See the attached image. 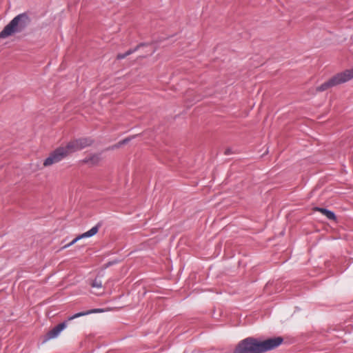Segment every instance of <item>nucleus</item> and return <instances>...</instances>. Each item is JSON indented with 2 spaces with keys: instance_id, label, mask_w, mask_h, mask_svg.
Returning a JSON list of instances; mask_svg holds the SVG:
<instances>
[{
  "instance_id": "nucleus-1",
  "label": "nucleus",
  "mask_w": 353,
  "mask_h": 353,
  "mask_svg": "<svg viewBox=\"0 0 353 353\" xmlns=\"http://www.w3.org/2000/svg\"><path fill=\"white\" fill-rule=\"evenodd\" d=\"M283 341V339L281 336L263 341L254 337H248L237 344L234 353H263L279 347Z\"/></svg>"
},
{
  "instance_id": "nucleus-12",
  "label": "nucleus",
  "mask_w": 353,
  "mask_h": 353,
  "mask_svg": "<svg viewBox=\"0 0 353 353\" xmlns=\"http://www.w3.org/2000/svg\"><path fill=\"white\" fill-rule=\"evenodd\" d=\"M141 46H143V44L138 45L134 49H130L129 50H128L126 52H125L123 54H118L117 56V59H123L125 58L128 55H130L131 54H132L134 52H136L139 48V47Z\"/></svg>"
},
{
  "instance_id": "nucleus-7",
  "label": "nucleus",
  "mask_w": 353,
  "mask_h": 353,
  "mask_svg": "<svg viewBox=\"0 0 353 353\" xmlns=\"http://www.w3.org/2000/svg\"><path fill=\"white\" fill-rule=\"evenodd\" d=\"M101 161V157L100 154H92L82 160L83 163H86L90 165H96Z\"/></svg>"
},
{
  "instance_id": "nucleus-4",
  "label": "nucleus",
  "mask_w": 353,
  "mask_h": 353,
  "mask_svg": "<svg viewBox=\"0 0 353 353\" xmlns=\"http://www.w3.org/2000/svg\"><path fill=\"white\" fill-rule=\"evenodd\" d=\"M65 157H66L65 153L63 152L62 148L59 147L51 152L49 157L45 159L43 165L45 167L50 166L61 161Z\"/></svg>"
},
{
  "instance_id": "nucleus-6",
  "label": "nucleus",
  "mask_w": 353,
  "mask_h": 353,
  "mask_svg": "<svg viewBox=\"0 0 353 353\" xmlns=\"http://www.w3.org/2000/svg\"><path fill=\"white\" fill-rule=\"evenodd\" d=\"M67 327L66 322H63L53 327L46 334V340H50L57 337L59 334Z\"/></svg>"
},
{
  "instance_id": "nucleus-14",
  "label": "nucleus",
  "mask_w": 353,
  "mask_h": 353,
  "mask_svg": "<svg viewBox=\"0 0 353 353\" xmlns=\"http://www.w3.org/2000/svg\"><path fill=\"white\" fill-rule=\"evenodd\" d=\"M131 140V138H126L123 140H122L121 141H120L119 143V144L121 145H123V144H125L127 143H128Z\"/></svg>"
},
{
  "instance_id": "nucleus-13",
  "label": "nucleus",
  "mask_w": 353,
  "mask_h": 353,
  "mask_svg": "<svg viewBox=\"0 0 353 353\" xmlns=\"http://www.w3.org/2000/svg\"><path fill=\"white\" fill-rule=\"evenodd\" d=\"M91 286L92 288H102V283L101 281L99 280H97V279H94L92 283H91Z\"/></svg>"
},
{
  "instance_id": "nucleus-16",
  "label": "nucleus",
  "mask_w": 353,
  "mask_h": 353,
  "mask_svg": "<svg viewBox=\"0 0 353 353\" xmlns=\"http://www.w3.org/2000/svg\"><path fill=\"white\" fill-rule=\"evenodd\" d=\"M229 153H230V150H227L225 151V154H228Z\"/></svg>"
},
{
  "instance_id": "nucleus-5",
  "label": "nucleus",
  "mask_w": 353,
  "mask_h": 353,
  "mask_svg": "<svg viewBox=\"0 0 353 353\" xmlns=\"http://www.w3.org/2000/svg\"><path fill=\"white\" fill-rule=\"evenodd\" d=\"M99 231V226L96 225L92 227L90 230L84 232L81 235L78 236L75 239H74L70 243L63 246V248H69L70 246L74 245L76 242H77L79 239L82 238L91 237L95 235Z\"/></svg>"
},
{
  "instance_id": "nucleus-17",
  "label": "nucleus",
  "mask_w": 353,
  "mask_h": 353,
  "mask_svg": "<svg viewBox=\"0 0 353 353\" xmlns=\"http://www.w3.org/2000/svg\"><path fill=\"white\" fill-rule=\"evenodd\" d=\"M112 263H108L107 265H106V267H108L109 265H112Z\"/></svg>"
},
{
  "instance_id": "nucleus-10",
  "label": "nucleus",
  "mask_w": 353,
  "mask_h": 353,
  "mask_svg": "<svg viewBox=\"0 0 353 353\" xmlns=\"http://www.w3.org/2000/svg\"><path fill=\"white\" fill-rule=\"evenodd\" d=\"M103 311V310L102 309H93V310H88V311H85V312H81L76 313L74 315L70 316L68 318V320L71 321V320H73V319H74L76 318H79L80 316H85V315L90 314H92V313L102 312Z\"/></svg>"
},
{
  "instance_id": "nucleus-15",
  "label": "nucleus",
  "mask_w": 353,
  "mask_h": 353,
  "mask_svg": "<svg viewBox=\"0 0 353 353\" xmlns=\"http://www.w3.org/2000/svg\"><path fill=\"white\" fill-rule=\"evenodd\" d=\"M345 71L350 72V74L351 75V79H352L353 78V68L350 69V70H347Z\"/></svg>"
},
{
  "instance_id": "nucleus-8",
  "label": "nucleus",
  "mask_w": 353,
  "mask_h": 353,
  "mask_svg": "<svg viewBox=\"0 0 353 353\" xmlns=\"http://www.w3.org/2000/svg\"><path fill=\"white\" fill-rule=\"evenodd\" d=\"M61 148L66 157L72 153L79 151L75 139L70 141L65 146Z\"/></svg>"
},
{
  "instance_id": "nucleus-2",
  "label": "nucleus",
  "mask_w": 353,
  "mask_h": 353,
  "mask_svg": "<svg viewBox=\"0 0 353 353\" xmlns=\"http://www.w3.org/2000/svg\"><path fill=\"white\" fill-rule=\"evenodd\" d=\"M31 23V18L27 12L17 15L0 32V38L6 39L14 34L25 31Z\"/></svg>"
},
{
  "instance_id": "nucleus-11",
  "label": "nucleus",
  "mask_w": 353,
  "mask_h": 353,
  "mask_svg": "<svg viewBox=\"0 0 353 353\" xmlns=\"http://www.w3.org/2000/svg\"><path fill=\"white\" fill-rule=\"evenodd\" d=\"M316 211L320 212L321 214L325 215L329 220H335L336 216L334 213L329 210L322 208H315Z\"/></svg>"
},
{
  "instance_id": "nucleus-3",
  "label": "nucleus",
  "mask_w": 353,
  "mask_h": 353,
  "mask_svg": "<svg viewBox=\"0 0 353 353\" xmlns=\"http://www.w3.org/2000/svg\"><path fill=\"white\" fill-rule=\"evenodd\" d=\"M351 79V75L349 72H342L336 74L329 80L322 83L321 85L316 87V92H323L327 90V89L334 87L337 85L345 83Z\"/></svg>"
},
{
  "instance_id": "nucleus-9",
  "label": "nucleus",
  "mask_w": 353,
  "mask_h": 353,
  "mask_svg": "<svg viewBox=\"0 0 353 353\" xmlns=\"http://www.w3.org/2000/svg\"><path fill=\"white\" fill-rule=\"evenodd\" d=\"M75 141L77 142V147L79 150H81L91 145L93 143L92 139H91L90 138H79L75 139Z\"/></svg>"
}]
</instances>
